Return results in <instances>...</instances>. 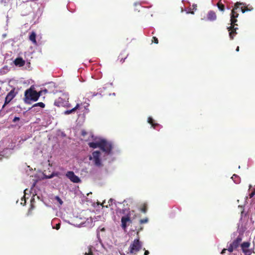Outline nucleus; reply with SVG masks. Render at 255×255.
<instances>
[{"mask_svg":"<svg viewBox=\"0 0 255 255\" xmlns=\"http://www.w3.org/2000/svg\"><path fill=\"white\" fill-rule=\"evenodd\" d=\"M250 243L249 242H244L241 244V248L244 252H246V250L249 247Z\"/></svg>","mask_w":255,"mask_h":255,"instance_id":"dca6fc26","label":"nucleus"},{"mask_svg":"<svg viewBox=\"0 0 255 255\" xmlns=\"http://www.w3.org/2000/svg\"><path fill=\"white\" fill-rule=\"evenodd\" d=\"M255 195V190L250 194V197L252 198Z\"/></svg>","mask_w":255,"mask_h":255,"instance_id":"c85d7f7f","label":"nucleus"},{"mask_svg":"<svg viewBox=\"0 0 255 255\" xmlns=\"http://www.w3.org/2000/svg\"><path fill=\"white\" fill-rule=\"evenodd\" d=\"M82 135L83 136H85L86 135H88L89 136H90L91 137V138L92 139L91 141H93V139L95 137H96V136H94L92 134V133H88L85 130H83L82 131ZM89 142L91 141V140L90 139H89Z\"/></svg>","mask_w":255,"mask_h":255,"instance_id":"f3484780","label":"nucleus"},{"mask_svg":"<svg viewBox=\"0 0 255 255\" xmlns=\"http://www.w3.org/2000/svg\"><path fill=\"white\" fill-rule=\"evenodd\" d=\"M236 51H239V46H238V47H237V48H236Z\"/></svg>","mask_w":255,"mask_h":255,"instance_id":"58836bf2","label":"nucleus"},{"mask_svg":"<svg viewBox=\"0 0 255 255\" xmlns=\"http://www.w3.org/2000/svg\"><path fill=\"white\" fill-rule=\"evenodd\" d=\"M197 5L196 4H193V9L196 10Z\"/></svg>","mask_w":255,"mask_h":255,"instance_id":"2f4dec72","label":"nucleus"},{"mask_svg":"<svg viewBox=\"0 0 255 255\" xmlns=\"http://www.w3.org/2000/svg\"><path fill=\"white\" fill-rule=\"evenodd\" d=\"M242 238L238 237L229 247L228 250L230 252H232L235 249L239 247L242 241Z\"/></svg>","mask_w":255,"mask_h":255,"instance_id":"6e6552de","label":"nucleus"},{"mask_svg":"<svg viewBox=\"0 0 255 255\" xmlns=\"http://www.w3.org/2000/svg\"><path fill=\"white\" fill-rule=\"evenodd\" d=\"M226 250H227L226 249H224V250H222V254H224V253L225 252V251H226Z\"/></svg>","mask_w":255,"mask_h":255,"instance_id":"e433bc0d","label":"nucleus"},{"mask_svg":"<svg viewBox=\"0 0 255 255\" xmlns=\"http://www.w3.org/2000/svg\"><path fill=\"white\" fill-rule=\"evenodd\" d=\"M123 216L121 218V227L126 230L127 227L129 226L136 217V214L133 210L125 209L123 211Z\"/></svg>","mask_w":255,"mask_h":255,"instance_id":"f03ea898","label":"nucleus"},{"mask_svg":"<svg viewBox=\"0 0 255 255\" xmlns=\"http://www.w3.org/2000/svg\"><path fill=\"white\" fill-rule=\"evenodd\" d=\"M147 122L151 125V127L155 128V127L158 126V124L154 123L153 120L151 117H148Z\"/></svg>","mask_w":255,"mask_h":255,"instance_id":"2eb2a0df","label":"nucleus"},{"mask_svg":"<svg viewBox=\"0 0 255 255\" xmlns=\"http://www.w3.org/2000/svg\"><path fill=\"white\" fill-rule=\"evenodd\" d=\"M44 176H45V178L49 179V178H51L53 177H54V174L53 173H52L50 175H44Z\"/></svg>","mask_w":255,"mask_h":255,"instance_id":"b1692460","label":"nucleus"},{"mask_svg":"<svg viewBox=\"0 0 255 255\" xmlns=\"http://www.w3.org/2000/svg\"><path fill=\"white\" fill-rule=\"evenodd\" d=\"M100 229V230H101V231H102V232H103V231H105V228H102Z\"/></svg>","mask_w":255,"mask_h":255,"instance_id":"4c0bfd02","label":"nucleus"},{"mask_svg":"<svg viewBox=\"0 0 255 255\" xmlns=\"http://www.w3.org/2000/svg\"><path fill=\"white\" fill-rule=\"evenodd\" d=\"M245 9H246V11H251V10H252L253 9V7H250V8L246 7L245 8Z\"/></svg>","mask_w":255,"mask_h":255,"instance_id":"7c9ffc66","label":"nucleus"},{"mask_svg":"<svg viewBox=\"0 0 255 255\" xmlns=\"http://www.w3.org/2000/svg\"><path fill=\"white\" fill-rule=\"evenodd\" d=\"M28 191V190L26 189L24 190V195L23 196V197L21 198V202H20V204L21 205H24L25 203H26V201H25V195L27 193V192Z\"/></svg>","mask_w":255,"mask_h":255,"instance_id":"6ab92c4d","label":"nucleus"},{"mask_svg":"<svg viewBox=\"0 0 255 255\" xmlns=\"http://www.w3.org/2000/svg\"><path fill=\"white\" fill-rule=\"evenodd\" d=\"M16 96V93L14 90H11L8 94L6 95L4 105L2 106V108H4V107L8 104Z\"/></svg>","mask_w":255,"mask_h":255,"instance_id":"1a4fd4ad","label":"nucleus"},{"mask_svg":"<svg viewBox=\"0 0 255 255\" xmlns=\"http://www.w3.org/2000/svg\"><path fill=\"white\" fill-rule=\"evenodd\" d=\"M217 5H218V8H219L221 11H224V5H223V4L218 3Z\"/></svg>","mask_w":255,"mask_h":255,"instance_id":"5701e85b","label":"nucleus"},{"mask_svg":"<svg viewBox=\"0 0 255 255\" xmlns=\"http://www.w3.org/2000/svg\"><path fill=\"white\" fill-rule=\"evenodd\" d=\"M241 9L243 13H245L246 11L245 8H241Z\"/></svg>","mask_w":255,"mask_h":255,"instance_id":"473e14b6","label":"nucleus"},{"mask_svg":"<svg viewBox=\"0 0 255 255\" xmlns=\"http://www.w3.org/2000/svg\"><path fill=\"white\" fill-rule=\"evenodd\" d=\"M82 104H77L76 106L74 108L72 109L71 110L65 111L64 112V114L66 115H69L70 114H72L73 112H75L76 111V110H77L78 109L81 110V109H82Z\"/></svg>","mask_w":255,"mask_h":255,"instance_id":"9b49d317","label":"nucleus"},{"mask_svg":"<svg viewBox=\"0 0 255 255\" xmlns=\"http://www.w3.org/2000/svg\"><path fill=\"white\" fill-rule=\"evenodd\" d=\"M142 247L141 243L139 239L134 240L129 247V252L130 254H135L137 253Z\"/></svg>","mask_w":255,"mask_h":255,"instance_id":"0eeeda50","label":"nucleus"},{"mask_svg":"<svg viewBox=\"0 0 255 255\" xmlns=\"http://www.w3.org/2000/svg\"><path fill=\"white\" fill-rule=\"evenodd\" d=\"M68 100V94L66 93H62L59 98L55 100L54 105L58 107H69L70 105L69 103Z\"/></svg>","mask_w":255,"mask_h":255,"instance_id":"423d86ee","label":"nucleus"},{"mask_svg":"<svg viewBox=\"0 0 255 255\" xmlns=\"http://www.w3.org/2000/svg\"><path fill=\"white\" fill-rule=\"evenodd\" d=\"M54 200L55 201L58 203L59 206H61L63 204V202L62 199L59 196H55Z\"/></svg>","mask_w":255,"mask_h":255,"instance_id":"aec40b11","label":"nucleus"},{"mask_svg":"<svg viewBox=\"0 0 255 255\" xmlns=\"http://www.w3.org/2000/svg\"><path fill=\"white\" fill-rule=\"evenodd\" d=\"M244 3H241L239 2H237L235 5L234 8L232 9L231 15V26L228 28V30L229 31V36L231 39H233L234 37L235 36L236 34V28H234V26L233 25L236 22H237L236 18L238 17V13L236 11L238 8H239V6L241 5H244Z\"/></svg>","mask_w":255,"mask_h":255,"instance_id":"7ed1b4c3","label":"nucleus"},{"mask_svg":"<svg viewBox=\"0 0 255 255\" xmlns=\"http://www.w3.org/2000/svg\"><path fill=\"white\" fill-rule=\"evenodd\" d=\"M103 250L102 244L100 242H96L88 248V252L85 253V255H99Z\"/></svg>","mask_w":255,"mask_h":255,"instance_id":"20e7f679","label":"nucleus"},{"mask_svg":"<svg viewBox=\"0 0 255 255\" xmlns=\"http://www.w3.org/2000/svg\"><path fill=\"white\" fill-rule=\"evenodd\" d=\"M35 0H29V1H35Z\"/></svg>","mask_w":255,"mask_h":255,"instance_id":"a19ab883","label":"nucleus"},{"mask_svg":"<svg viewBox=\"0 0 255 255\" xmlns=\"http://www.w3.org/2000/svg\"><path fill=\"white\" fill-rule=\"evenodd\" d=\"M153 42L155 43H158V39L157 38H156L155 37H153Z\"/></svg>","mask_w":255,"mask_h":255,"instance_id":"c756f323","label":"nucleus"},{"mask_svg":"<svg viewBox=\"0 0 255 255\" xmlns=\"http://www.w3.org/2000/svg\"><path fill=\"white\" fill-rule=\"evenodd\" d=\"M142 211H143V212H145V210L144 209H143V210H142Z\"/></svg>","mask_w":255,"mask_h":255,"instance_id":"79ce46f5","label":"nucleus"},{"mask_svg":"<svg viewBox=\"0 0 255 255\" xmlns=\"http://www.w3.org/2000/svg\"><path fill=\"white\" fill-rule=\"evenodd\" d=\"M19 120V118H17V117H15L13 119V121L14 122H15L17 120Z\"/></svg>","mask_w":255,"mask_h":255,"instance_id":"f704fd0d","label":"nucleus"},{"mask_svg":"<svg viewBox=\"0 0 255 255\" xmlns=\"http://www.w3.org/2000/svg\"><path fill=\"white\" fill-rule=\"evenodd\" d=\"M110 201H111L112 202L113 201V200L112 199H110Z\"/></svg>","mask_w":255,"mask_h":255,"instance_id":"c03bdc74","label":"nucleus"},{"mask_svg":"<svg viewBox=\"0 0 255 255\" xmlns=\"http://www.w3.org/2000/svg\"><path fill=\"white\" fill-rule=\"evenodd\" d=\"M137 4H138V3L137 2H135V3H134V5L135 6H136V5H137Z\"/></svg>","mask_w":255,"mask_h":255,"instance_id":"ea45409f","label":"nucleus"},{"mask_svg":"<svg viewBox=\"0 0 255 255\" xmlns=\"http://www.w3.org/2000/svg\"><path fill=\"white\" fill-rule=\"evenodd\" d=\"M37 106H39V107L43 108L45 107V104L42 102H39V103H37L34 104L33 106V107H37Z\"/></svg>","mask_w":255,"mask_h":255,"instance_id":"412c9836","label":"nucleus"},{"mask_svg":"<svg viewBox=\"0 0 255 255\" xmlns=\"http://www.w3.org/2000/svg\"><path fill=\"white\" fill-rule=\"evenodd\" d=\"M83 224H84V223H82V222H81V223H80V224H74V225L75 226H76V227H81V226H82Z\"/></svg>","mask_w":255,"mask_h":255,"instance_id":"bb28decb","label":"nucleus"},{"mask_svg":"<svg viewBox=\"0 0 255 255\" xmlns=\"http://www.w3.org/2000/svg\"><path fill=\"white\" fill-rule=\"evenodd\" d=\"M88 107V104H84V109L86 110V112H84V113H87L88 112L87 111V108Z\"/></svg>","mask_w":255,"mask_h":255,"instance_id":"cd10ccee","label":"nucleus"},{"mask_svg":"<svg viewBox=\"0 0 255 255\" xmlns=\"http://www.w3.org/2000/svg\"><path fill=\"white\" fill-rule=\"evenodd\" d=\"M9 0H7V1H9ZM6 0H5L4 2H6Z\"/></svg>","mask_w":255,"mask_h":255,"instance_id":"37998d69","label":"nucleus"},{"mask_svg":"<svg viewBox=\"0 0 255 255\" xmlns=\"http://www.w3.org/2000/svg\"><path fill=\"white\" fill-rule=\"evenodd\" d=\"M8 149H5L2 152L0 153V160L4 156V154L7 151Z\"/></svg>","mask_w":255,"mask_h":255,"instance_id":"4be33fe9","label":"nucleus"},{"mask_svg":"<svg viewBox=\"0 0 255 255\" xmlns=\"http://www.w3.org/2000/svg\"><path fill=\"white\" fill-rule=\"evenodd\" d=\"M14 63L17 66L21 67L25 64V61L21 58H17L14 60Z\"/></svg>","mask_w":255,"mask_h":255,"instance_id":"f8f14e48","label":"nucleus"},{"mask_svg":"<svg viewBox=\"0 0 255 255\" xmlns=\"http://www.w3.org/2000/svg\"><path fill=\"white\" fill-rule=\"evenodd\" d=\"M60 227V224H57L55 227H53V229H56V230H59Z\"/></svg>","mask_w":255,"mask_h":255,"instance_id":"393cba45","label":"nucleus"},{"mask_svg":"<svg viewBox=\"0 0 255 255\" xmlns=\"http://www.w3.org/2000/svg\"><path fill=\"white\" fill-rule=\"evenodd\" d=\"M149 252L148 251H145L144 255H148Z\"/></svg>","mask_w":255,"mask_h":255,"instance_id":"72a5a7b5","label":"nucleus"},{"mask_svg":"<svg viewBox=\"0 0 255 255\" xmlns=\"http://www.w3.org/2000/svg\"><path fill=\"white\" fill-rule=\"evenodd\" d=\"M29 39L35 45H37L36 33L34 32L33 31L31 33L29 36Z\"/></svg>","mask_w":255,"mask_h":255,"instance_id":"4468645a","label":"nucleus"},{"mask_svg":"<svg viewBox=\"0 0 255 255\" xmlns=\"http://www.w3.org/2000/svg\"><path fill=\"white\" fill-rule=\"evenodd\" d=\"M186 13H190L193 14L194 13L193 11L189 12V11H187V12H186Z\"/></svg>","mask_w":255,"mask_h":255,"instance_id":"c9c22d12","label":"nucleus"},{"mask_svg":"<svg viewBox=\"0 0 255 255\" xmlns=\"http://www.w3.org/2000/svg\"><path fill=\"white\" fill-rule=\"evenodd\" d=\"M40 96V92H37L32 87L25 92V100L27 103L37 101Z\"/></svg>","mask_w":255,"mask_h":255,"instance_id":"39448f33","label":"nucleus"},{"mask_svg":"<svg viewBox=\"0 0 255 255\" xmlns=\"http://www.w3.org/2000/svg\"><path fill=\"white\" fill-rule=\"evenodd\" d=\"M231 178L234 181V182L236 184H238L240 182V178L236 174H234Z\"/></svg>","mask_w":255,"mask_h":255,"instance_id":"a211bd4d","label":"nucleus"},{"mask_svg":"<svg viewBox=\"0 0 255 255\" xmlns=\"http://www.w3.org/2000/svg\"><path fill=\"white\" fill-rule=\"evenodd\" d=\"M88 145L93 148H99L102 151H95L90 156L89 159L97 166L101 164L102 160L112 159L119 152L112 142L102 137H96L93 141L89 142Z\"/></svg>","mask_w":255,"mask_h":255,"instance_id":"f257e3e1","label":"nucleus"},{"mask_svg":"<svg viewBox=\"0 0 255 255\" xmlns=\"http://www.w3.org/2000/svg\"><path fill=\"white\" fill-rule=\"evenodd\" d=\"M147 221L148 220H147V219H144L140 220V223L141 224L145 223L147 222Z\"/></svg>","mask_w":255,"mask_h":255,"instance_id":"a878e982","label":"nucleus"},{"mask_svg":"<svg viewBox=\"0 0 255 255\" xmlns=\"http://www.w3.org/2000/svg\"><path fill=\"white\" fill-rule=\"evenodd\" d=\"M207 18L210 21L215 20L217 18L215 12L213 11H210L207 14Z\"/></svg>","mask_w":255,"mask_h":255,"instance_id":"ddd939ff","label":"nucleus"},{"mask_svg":"<svg viewBox=\"0 0 255 255\" xmlns=\"http://www.w3.org/2000/svg\"><path fill=\"white\" fill-rule=\"evenodd\" d=\"M122 255H123L122 254H121ZM123 255H125V254H124Z\"/></svg>","mask_w":255,"mask_h":255,"instance_id":"a18cd8bd","label":"nucleus"},{"mask_svg":"<svg viewBox=\"0 0 255 255\" xmlns=\"http://www.w3.org/2000/svg\"><path fill=\"white\" fill-rule=\"evenodd\" d=\"M66 175L67 178H68L72 182L74 183H77L80 182V178L72 171H68L66 173Z\"/></svg>","mask_w":255,"mask_h":255,"instance_id":"9d476101","label":"nucleus"}]
</instances>
